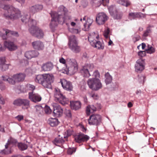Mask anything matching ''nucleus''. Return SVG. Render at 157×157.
Listing matches in <instances>:
<instances>
[{
    "instance_id": "ddd939ff",
    "label": "nucleus",
    "mask_w": 157,
    "mask_h": 157,
    "mask_svg": "<svg viewBox=\"0 0 157 157\" xmlns=\"http://www.w3.org/2000/svg\"><path fill=\"white\" fill-rule=\"evenodd\" d=\"M145 62L142 58L138 59L135 65V71L137 72L141 71L144 69Z\"/></svg>"
},
{
    "instance_id": "dca6fc26",
    "label": "nucleus",
    "mask_w": 157,
    "mask_h": 157,
    "mask_svg": "<svg viewBox=\"0 0 157 157\" xmlns=\"http://www.w3.org/2000/svg\"><path fill=\"white\" fill-rule=\"evenodd\" d=\"M89 138L88 136L83 134H80L75 136V141L78 143L87 141Z\"/></svg>"
},
{
    "instance_id": "4d7b16f0",
    "label": "nucleus",
    "mask_w": 157,
    "mask_h": 157,
    "mask_svg": "<svg viewBox=\"0 0 157 157\" xmlns=\"http://www.w3.org/2000/svg\"><path fill=\"white\" fill-rule=\"evenodd\" d=\"M5 59L4 58H0V66L5 64Z\"/></svg>"
},
{
    "instance_id": "72a5a7b5",
    "label": "nucleus",
    "mask_w": 157,
    "mask_h": 157,
    "mask_svg": "<svg viewBox=\"0 0 157 157\" xmlns=\"http://www.w3.org/2000/svg\"><path fill=\"white\" fill-rule=\"evenodd\" d=\"M16 140L12 137H10L8 140L7 143L5 145V148L7 149L11 144H14L16 142Z\"/></svg>"
},
{
    "instance_id": "338daca9",
    "label": "nucleus",
    "mask_w": 157,
    "mask_h": 157,
    "mask_svg": "<svg viewBox=\"0 0 157 157\" xmlns=\"http://www.w3.org/2000/svg\"><path fill=\"white\" fill-rule=\"evenodd\" d=\"M6 87L4 85H1V83H0V89L2 90H4L5 89Z\"/></svg>"
},
{
    "instance_id": "f03ea898",
    "label": "nucleus",
    "mask_w": 157,
    "mask_h": 157,
    "mask_svg": "<svg viewBox=\"0 0 157 157\" xmlns=\"http://www.w3.org/2000/svg\"><path fill=\"white\" fill-rule=\"evenodd\" d=\"M54 80V77L53 75L48 74L37 75L35 80L44 87L51 89L52 88L51 84L53 82Z\"/></svg>"
},
{
    "instance_id": "2f4dec72",
    "label": "nucleus",
    "mask_w": 157,
    "mask_h": 157,
    "mask_svg": "<svg viewBox=\"0 0 157 157\" xmlns=\"http://www.w3.org/2000/svg\"><path fill=\"white\" fill-rule=\"evenodd\" d=\"M30 101L27 99H22L21 105H23L26 107V109L28 108L30 106Z\"/></svg>"
},
{
    "instance_id": "423d86ee",
    "label": "nucleus",
    "mask_w": 157,
    "mask_h": 157,
    "mask_svg": "<svg viewBox=\"0 0 157 157\" xmlns=\"http://www.w3.org/2000/svg\"><path fill=\"white\" fill-rule=\"evenodd\" d=\"M69 48L75 53L80 52L81 49L78 45L76 37L75 35H71L69 37L68 43Z\"/></svg>"
},
{
    "instance_id": "de8ad7c7",
    "label": "nucleus",
    "mask_w": 157,
    "mask_h": 157,
    "mask_svg": "<svg viewBox=\"0 0 157 157\" xmlns=\"http://www.w3.org/2000/svg\"><path fill=\"white\" fill-rule=\"evenodd\" d=\"M36 111L39 113H41V112L43 110V108L40 106L37 105L36 107Z\"/></svg>"
},
{
    "instance_id": "7c9ffc66",
    "label": "nucleus",
    "mask_w": 157,
    "mask_h": 157,
    "mask_svg": "<svg viewBox=\"0 0 157 157\" xmlns=\"http://www.w3.org/2000/svg\"><path fill=\"white\" fill-rule=\"evenodd\" d=\"M105 82L106 84L110 83L112 81V78L108 72L106 73L105 75Z\"/></svg>"
},
{
    "instance_id": "1a4fd4ad",
    "label": "nucleus",
    "mask_w": 157,
    "mask_h": 157,
    "mask_svg": "<svg viewBox=\"0 0 157 157\" xmlns=\"http://www.w3.org/2000/svg\"><path fill=\"white\" fill-rule=\"evenodd\" d=\"M88 121L90 125H98L101 122V117L99 114H92L90 117Z\"/></svg>"
},
{
    "instance_id": "6e6d98bb",
    "label": "nucleus",
    "mask_w": 157,
    "mask_h": 157,
    "mask_svg": "<svg viewBox=\"0 0 157 157\" xmlns=\"http://www.w3.org/2000/svg\"><path fill=\"white\" fill-rule=\"evenodd\" d=\"M93 75L95 77V78L97 77H99L100 74L98 70L95 71Z\"/></svg>"
},
{
    "instance_id": "6e6552de",
    "label": "nucleus",
    "mask_w": 157,
    "mask_h": 157,
    "mask_svg": "<svg viewBox=\"0 0 157 157\" xmlns=\"http://www.w3.org/2000/svg\"><path fill=\"white\" fill-rule=\"evenodd\" d=\"M54 96L56 100L63 105H65L69 103L68 100L61 93L59 89H55Z\"/></svg>"
},
{
    "instance_id": "4468645a",
    "label": "nucleus",
    "mask_w": 157,
    "mask_h": 157,
    "mask_svg": "<svg viewBox=\"0 0 157 157\" xmlns=\"http://www.w3.org/2000/svg\"><path fill=\"white\" fill-rule=\"evenodd\" d=\"M61 82L62 87L64 89L69 91L73 90V87L70 82L63 79L61 81Z\"/></svg>"
},
{
    "instance_id": "5701e85b",
    "label": "nucleus",
    "mask_w": 157,
    "mask_h": 157,
    "mask_svg": "<svg viewBox=\"0 0 157 157\" xmlns=\"http://www.w3.org/2000/svg\"><path fill=\"white\" fill-rule=\"evenodd\" d=\"M32 45L34 48L38 50H42L44 47L43 43L40 41H36L32 42Z\"/></svg>"
},
{
    "instance_id": "9b49d317",
    "label": "nucleus",
    "mask_w": 157,
    "mask_h": 157,
    "mask_svg": "<svg viewBox=\"0 0 157 157\" xmlns=\"http://www.w3.org/2000/svg\"><path fill=\"white\" fill-rule=\"evenodd\" d=\"M30 33L33 36L38 38H43L44 36V32L38 27H35L34 30L31 29L30 30Z\"/></svg>"
},
{
    "instance_id": "a211bd4d",
    "label": "nucleus",
    "mask_w": 157,
    "mask_h": 157,
    "mask_svg": "<svg viewBox=\"0 0 157 157\" xmlns=\"http://www.w3.org/2000/svg\"><path fill=\"white\" fill-rule=\"evenodd\" d=\"M146 15L141 13H130L129 14V17L131 19H135L137 18H144Z\"/></svg>"
},
{
    "instance_id": "0e129e2a",
    "label": "nucleus",
    "mask_w": 157,
    "mask_h": 157,
    "mask_svg": "<svg viewBox=\"0 0 157 157\" xmlns=\"http://www.w3.org/2000/svg\"><path fill=\"white\" fill-rule=\"evenodd\" d=\"M16 118L19 121H20L21 120L23 119V116L21 115H18L16 117Z\"/></svg>"
},
{
    "instance_id": "69168bd1",
    "label": "nucleus",
    "mask_w": 157,
    "mask_h": 157,
    "mask_svg": "<svg viewBox=\"0 0 157 157\" xmlns=\"http://www.w3.org/2000/svg\"><path fill=\"white\" fill-rule=\"evenodd\" d=\"M59 142L60 141L59 139L56 138L53 141V142L55 144H56L59 143Z\"/></svg>"
},
{
    "instance_id": "bb28decb",
    "label": "nucleus",
    "mask_w": 157,
    "mask_h": 157,
    "mask_svg": "<svg viewBox=\"0 0 157 157\" xmlns=\"http://www.w3.org/2000/svg\"><path fill=\"white\" fill-rule=\"evenodd\" d=\"M97 110L96 108L94 105H89L86 108V113L87 115H89L90 113H92Z\"/></svg>"
},
{
    "instance_id": "a18cd8bd",
    "label": "nucleus",
    "mask_w": 157,
    "mask_h": 157,
    "mask_svg": "<svg viewBox=\"0 0 157 157\" xmlns=\"http://www.w3.org/2000/svg\"><path fill=\"white\" fill-rule=\"evenodd\" d=\"M138 80L139 82L144 83L145 79V77L143 75H138Z\"/></svg>"
},
{
    "instance_id": "ea45409f",
    "label": "nucleus",
    "mask_w": 157,
    "mask_h": 157,
    "mask_svg": "<svg viewBox=\"0 0 157 157\" xmlns=\"http://www.w3.org/2000/svg\"><path fill=\"white\" fill-rule=\"evenodd\" d=\"M9 68V65L7 64H4L1 66H0V69L2 71H4Z\"/></svg>"
},
{
    "instance_id": "f8f14e48",
    "label": "nucleus",
    "mask_w": 157,
    "mask_h": 157,
    "mask_svg": "<svg viewBox=\"0 0 157 157\" xmlns=\"http://www.w3.org/2000/svg\"><path fill=\"white\" fill-rule=\"evenodd\" d=\"M109 13L115 19H120L122 17V14L118 12L115 7L111 6L109 8Z\"/></svg>"
},
{
    "instance_id": "aec40b11",
    "label": "nucleus",
    "mask_w": 157,
    "mask_h": 157,
    "mask_svg": "<svg viewBox=\"0 0 157 157\" xmlns=\"http://www.w3.org/2000/svg\"><path fill=\"white\" fill-rule=\"evenodd\" d=\"M25 75L23 73L16 74L12 76L13 79L17 82L23 81L25 79Z\"/></svg>"
},
{
    "instance_id": "a878e982",
    "label": "nucleus",
    "mask_w": 157,
    "mask_h": 157,
    "mask_svg": "<svg viewBox=\"0 0 157 157\" xmlns=\"http://www.w3.org/2000/svg\"><path fill=\"white\" fill-rule=\"evenodd\" d=\"M43 8V6L41 5H36L33 6L30 8V12L32 13H35L36 12L41 10Z\"/></svg>"
},
{
    "instance_id": "473e14b6",
    "label": "nucleus",
    "mask_w": 157,
    "mask_h": 157,
    "mask_svg": "<svg viewBox=\"0 0 157 157\" xmlns=\"http://www.w3.org/2000/svg\"><path fill=\"white\" fill-rule=\"evenodd\" d=\"M6 36H10V35H13L16 36H18V33L17 32L11 31L8 29H6Z\"/></svg>"
},
{
    "instance_id": "4c0bfd02",
    "label": "nucleus",
    "mask_w": 157,
    "mask_h": 157,
    "mask_svg": "<svg viewBox=\"0 0 157 157\" xmlns=\"http://www.w3.org/2000/svg\"><path fill=\"white\" fill-rule=\"evenodd\" d=\"M153 26H149L147 29L144 32L143 34V36L146 37L148 36V33L151 32V30L150 29L151 27H153Z\"/></svg>"
},
{
    "instance_id": "e2e57ef3",
    "label": "nucleus",
    "mask_w": 157,
    "mask_h": 157,
    "mask_svg": "<svg viewBox=\"0 0 157 157\" xmlns=\"http://www.w3.org/2000/svg\"><path fill=\"white\" fill-rule=\"evenodd\" d=\"M28 18L29 17L27 18L26 16H25L22 17V18L21 19V20L23 22H26V21L28 20Z\"/></svg>"
},
{
    "instance_id": "e433bc0d",
    "label": "nucleus",
    "mask_w": 157,
    "mask_h": 157,
    "mask_svg": "<svg viewBox=\"0 0 157 157\" xmlns=\"http://www.w3.org/2000/svg\"><path fill=\"white\" fill-rule=\"evenodd\" d=\"M102 4V2L100 1L95 0L94 1L92 4V6L94 7L97 8L100 6Z\"/></svg>"
},
{
    "instance_id": "2eb2a0df",
    "label": "nucleus",
    "mask_w": 157,
    "mask_h": 157,
    "mask_svg": "<svg viewBox=\"0 0 157 157\" xmlns=\"http://www.w3.org/2000/svg\"><path fill=\"white\" fill-rule=\"evenodd\" d=\"M29 98L31 101L34 102L40 101L41 100V97L39 94H34L33 92L29 93Z\"/></svg>"
},
{
    "instance_id": "f3484780",
    "label": "nucleus",
    "mask_w": 157,
    "mask_h": 157,
    "mask_svg": "<svg viewBox=\"0 0 157 157\" xmlns=\"http://www.w3.org/2000/svg\"><path fill=\"white\" fill-rule=\"evenodd\" d=\"M5 46L10 51H13L17 48V46L13 42L11 41H5Z\"/></svg>"
},
{
    "instance_id": "c03bdc74",
    "label": "nucleus",
    "mask_w": 157,
    "mask_h": 157,
    "mask_svg": "<svg viewBox=\"0 0 157 157\" xmlns=\"http://www.w3.org/2000/svg\"><path fill=\"white\" fill-rule=\"evenodd\" d=\"M70 31L73 33L78 34L80 32L81 30L78 29L72 28L70 29Z\"/></svg>"
},
{
    "instance_id": "58836bf2",
    "label": "nucleus",
    "mask_w": 157,
    "mask_h": 157,
    "mask_svg": "<svg viewBox=\"0 0 157 157\" xmlns=\"http://www.w3.org/2000/svg\"><path fill=\"white\" fill-rule=\"evenodd\" d=\"M21 100L22 99H17L14 101L13 104L16 105L21 106Z\"/></svg>"
},
{
    "instance_id": "412c9836",
    "label": "nucleus",
    "mask_w": 157,
    "mask_h": 157,
    "mask_svg": "<svg viewBox=\"0 0 157 157\" xmlns=\"http://www.w3.org/2000/svg\"><path fill=\"white\" fill-rule=\"evenodd\" d=\"M63 112V109L59 105L56 104L54 106L53 113L56 116H60Z\"/></svg>"
},
{
    "instance_id": "6ab92c4d",
    "label": "nucleus",
    "mask_w": 157,
    "mask_h": 157,
    "mask_svg": "<svg viewBox=\"0 0 157 157\" xmlns=\"http://www.w3.org/2000/svg\"><path fill=\"white\" fill-rule=\"evenodd\" d=\"M39 54V52L35 50L29 51L26 52L25 53V56L28 59L37 57Z\"/></svg>"
},
{
    "instance_id": "680f3d73",
    "label": "nucleus",
    "mask_w": 157,
    "mask_h": 157,
    "mask_svg": "<svg viewBox=\"0 0 157 157\" xmlns=\"http://www.w3.org/2000/svg\"><path fill=\"white\" fill-rule=\"evenodd\" d=\"M9 77L7 75H3L1 77L2 79L4 81H8Z\"/></svg>"
},
{
    "instance_id": "393cba45",
    "label": "nucleus",
    "mask_w": 157,
    "mask_h": 157,
    "mask_svg": "<svg viewBox=\"0 0 157 157\" xmlns=\"http://www.w3.org/2000/svg\"><path fill=\"white\" fill-rule=\"evenodd\" d=\"M53 67V65L51 63H47L44 64L42 67L43 71H48L51 70Z\"/></svg>"
},
{
    "instance_id": "c85d7f7f",
    "label": "nucleus",
    "mask_w": 157,
    "mask_h": 157,
    "mask_svg": "<svg viewBox=\"0 0 157 157\" xmlns=\"http://www.w3.org/2000/svg\"><path fill=\"white\" fill-rule=\"evenodd\" d=\"M80 72L83 75L84 77H88L90 75L87 68L85 66L83 67L80 70Z\"/></svg>"
},
{
    "instance_id": "f704fd0d",
    "label": "nucleus",
    "mask_w": 157,
    "mask_h": 157,
    "mask_svg": "<svg viewBox=\"0 0 157 157\" xmlns=\"http://www.w3.org/2000/svg\"><path fill=\"white\" fill-rule=\"evenodd\" d=\"M18 147L19 149L22 151L26 149L28 147L26 144L21 143L18 144Z\"/></svg>"
},
{
    "instance_id": "603ef678",
    "label": "nucleus",
    "mask_w": 157,
    "mask_h": 157,
    "mask_svg": "<svg viewBox=\"0 0 157 157\" xmlns=\"http://www.w3.org/2000/svg\"><path fill=\"white\" fill-rule=\"evenodd\" d=\"M140 39V36L139 35H136L133 37L132 40L135 43L136 41H138Z\"/></svg>"
},
{
    "instance_id": "09e8293b",
    "label": "nucleus",
    "mask_w": 157,
    "mask_h": 157,
    "mask_svg": "<svg viewBox=\"0 0 157 157\" xmlns=\"http://www.w3.org/2000/svg\"><path fill=\"white\" fill-rule=\"evenodd\" d=\"M85 67H86L87 68L88 71H89V72L90 71H92L94 68V65L93 64H88L87 66H85Z\"/></svg>"
},
{
    "instance_id": "37998d69",
    "label": "nucleus",
    "mask_w": 157,
    "mask_h": 157,
    "mask_svg": "<svg viewBox=\"0 0 157 157\" xmlns=\"http://www.w3.org/2000/svg\"><path fill=\"white\" fill-rule=\"evenodd\" d=\"M146 51L147 53L151 54L155 52V50L154 48L151 46H150V47L149 49H147Z\"/></svg>"
},
{
    "instance_id": "bf43d9fd",
    "label": "nucleus",
    "mask_w": 157,
    "mask_h": 157,
    "mask_svg": "<svg viewBox=\"0 0 157 157\" xmlns=\"http://www.w3.org/2000/svg\"><path fill=\"white\" fill-rule=\"evenodd\" d=\"M66 115L69 117H71V112L70 110H68L66 111L65 113Z\"/></svg>"
},
{
    "instance_id": "f257e3e1",
    "label": "nucleus",
    "mask_w": 157,
    "mask_h": 157,
    "mask_svg": "<svg viewBox=\"0 0 157 157\" xmlns=\"http://www.w3.org/2000/svg\"><path fill=\"white\" fill-rule=\"evenodd\" d=\"M3 9L4 10L3 16L8 20L16 19L21 16V13L18 9L9 5H4Z\"/></svg>"
},
{
    "instance_id": "cd10ccee",
    "label": "nucleus",
    "mask_w": 157,
    "mask_h": 157,
    "mask_svg": "<svg viewBox=\"0 0 157 157\" xmlns=\"http://www.w3.org/2000/svg\"><path fill=\"white\" fill-rule=\"evenodd\" d=\"M28 24L29 27V32L30 30L31 29L34 30L35 27H38L36 26V21L34 20L33 19H30L29 21Z\"/></svg>"
},
{
    "instance_id": "3c124183",
    "label": "nucleus",
    "mask_w": 157,
    "mask_h": 157,
    "mask_svg": "<svg viewBox=\"0 0 157 157\" xmlns=\"http://www.w3.org/2000/svg\"><path fill=\"white\" fill-rule=\"evenodd\" d=\"M0 153H1V154H2L6 155L11 153V152L10 151H8L7 150H6V149H5L3 150H2L1 151Z\"/></svg>"
},
{
    "instance_id": "7ed1b4c3",
    "label": "nucleus",
    "mask_w": 157,
    "mask_h": 157,
    "mask_svg": "<svg viewBox=\"0 0 157 157\" xmlns=\"http://www.w3.org/2000/svg\"><path fill=\"white\" fill-rule=\"evenodd\" d=\"M52 18L50 24V27L52 31L57 26L58 23L63 24L65 21L63 16L59 13L52 12L51 13Z\"/></svg>"
},
{
    "instance_id": "20e7f679",
    "label": "nucleus",
    "mask_w": 157,
    "mask_h": 157,
    "mask_svg": "<svg viewBox=\"0 0 157 157\" xmlns=\"http://www.w3.org/2000/svg\"><path fill=\"white\" fill-rule=\"evenodd\" d=\"M98 35L94 33H91L88 36V40L90 44L94 47L98 49H103L104 48V44L98 41Z\"/></svg>"
},
{
    "instance_id": "5fc2aeb1",
    "label": "nucleus",
    "mask_w": 157,
    "mask_h": 157,
    "mask_svg": "<svg viewBox=\"0 0 157 157\" xmlns=\"http://www.w3.org/2000/svg\"><path fill=\"white\" fill-rule=\"evenodd\" d=\"M102 2V5L103 6H107L109 3V0H100Z\"/></svg>"
},
{
    "instance_id": "c9c22d12",
    "label": "nucleus",
    "mask_w": 157,
    "mask_h": 157,
    "mask_svg": "<svg viewBox=\"0 0 157 157\" xmlns=\"http://www.w3.org/2000/svg\"><path fill=\"white\" fill-rule=\"evenodd\" d=\"M118 2L119 4L126 7L130 5V2L127 0H119Z\"/></svg>"
},
{
    "instance_id": "49530a36",
    "label": "nucleus",
    "mask_w": 157,
    "mask_h": 157,
    "mask_svg": "<svg viewBox=\"0 0 157 157\" xmlns=\"http://www.w3.org/2000/svg\"><path fill=\"white\" fill-rule=\"evenodd\" d=\"M75 151L76 149L75 148H69L67 150V154L69 155H71L74 152H75Z\"/></svg>"
},
{
    "instance_id": "052dcab7",
    "label": "nucleus",
    "mask_w": 157,
    "mask_h": 157,
    "mask_svg": "<svg viewBox=\"0 0 157 157\" xmlns=\"http://www.w3.org/2000/svg\"><path fill=\"white\" fill-rule=\"evenodd\" d=\"M59 62L60 63H62L63 64H65L66 65H67V62H66V60H65L64 58H62L60 59L59 60Z\"/></svg>"
},
{
    "instance_id": "9d476101",
    "label": "nucleus",
    "mask_w": 157,
    "mask_h": 157,
    "mask_svg": "<svg viewBox=\"0 0 157 157\" xmlns=\"http://www.w3.org/2000/svg\"><path fill=\"white\" fill-rule=\"evenodd\" d=\"M108 19L107 15L104 13H99L96 16V21L99 25L104 24Z\"/></svg>"
},
{
    "instance_id": "39448f33",
    "label": "nucleus",
    "mask_w": 157,
    "mask_h": 157,
    "mask_svg": "<svg viewBox=\"0 0 157 157\" xmlns=\"http://www.w3.org/2000/svg\"><path fill=\"white\" fill-rule=\"evenodd\" d=\"M66 67L70 74L73 75L77 72L78 66L75 59L68 58L66 59Z\"/></svg>"
},
{
    "instance_id": "13d9d810",
    "label": "nucleus",
    "mask_w": 157,
    "mask_h": 157,
    "mask_svg": "<svg viewBox=\"0 0 157 157\" xmlns=\"http://www.w3.org/2000/svg\"><path fill=\"white\" fill-rule=\"evenodd\" d=\"M29 90H33L35 89V86L29 84L27 86Z\"/></svg>"
},
{
    "instance_id": "8fccbe9b",
    "label": "nucleus",
    "mask_w": 157,
    "mask_h": 157,
    "mask_svg": "<svg viewBox=\"0 0 157 157\" xmlns=\"http://www.w3.org/2000/svg\"><path fill=\"white\" fill-rule=\"evenodd\" d=\"M110 31L109 28L105 30L104 33V35L105 38H108L109 37V33Z\"/></svg>"
},
{
    "instance_id": "774afa93",
    "label": "nucleus",
    "mask_w": 157,
    "mask_h": 157,
    "mask_svg": "<svg viewBox=\"0 0 157 157\" xmlns=\"http://www.w3.org/2000/svg\"><path fill=\"white\" fill-rule=\"evenodd\" d=\"M67 136H69L72 134V131L71 130H67Z\"/></svg>"
},
{
    "instance_id": "4be33fe9",
    "label": "nucleus",
    "mask_w": 157,
    "mask_h": 157,
    "mask_svg": "<svg viewBox=\"0 0 157 157\" xmlns=\"http://www.w3.org/2000/svg\"><path fill=\"white\" fill-rule=\"evenodd\" d=\"M70 105L72 109L78 110L81 108V103L79 101H70Z\"/></svg>"
},
{
    "instance_id": "79ce46f5",
    "label": "nucleus",
    "mask_w": 157,
    "mask_h": 157,
    "mask_svg": "<svg viewBox=\"0 0 157 157\" xmlns=\"http://www.w3.org/2000/svg\"><path fill=\"white\" fill-rule=\"evenodd\" d=\"M44 110L45 113L47 114H50L52 112V110L50 107L47 105L45 106L44 108Z\"/></svg>"
},
{
    "instance_id": "b1692460",
    "label": "nucleus",
    "mask_w": 157,
    "mask_h": 157,
    "mask_svg": "<svg viewBox=\"0 0 157 157\" xmlns=\"http://www.w3.org/2000/svg\"><path fill=\"white\" fill-rule=\"evenodd\" d=\"M93 22V20L90 18H87L84 24V28L83 29L85 31L89 30V27Z\"/></svg>"
},
{
    "instance_id": "c756f323",
    "label": "nucleus",
    "mask_w": 157,
    "mask_h": 157,
    "mask_svg": "<svg viewBox=\"0 0 157 157\" xmlns=\"http://www.w3.org/2000/svg\"><path fill=\"white\" fill-rule=\"evenodd\" d=\"M49 124L52 127H54L58 125V121L56 118H49L48 120Z\"/></svg>"
},
{
    "instance_id": "a19ab883",
    "label": "nucleus",
    "mask_w": 157,
    "mask_h": 157,
    "mask_svg": "<svg viewBox=\"0 0 157 157\" xmlns=\"http://www.w3.org/2000/svg\"><path fill=\"white\" fill-rule=\"evenodd\" d=\"M7 82L10 84L14 85L16 81L14 79H13L12 76L11 78H9Z\"/></svg>"
},
{
    "instance_id": "864d4df0",
    "label": "nucleus",
    "mask_w": 157,
    "mask_h": 157,
    "mask_svg": "<svg viewBox=\"0 0 157 157\" xmlns=\"http://www.w3.org/2000/svg\"><path fill=\"white\" fill-rule=\"evenodd\" d=\"M138 55L141 57H143L146 55L145 52L140 51L138 52Z\"/></svg>"
},
{
    "instance_id": "0eeeda50",
    "label": "nucleus",
    "mask_w": 157,
    "mask_h": 157,
    "mask_svg": "<svg viewBox=\"0 0 157 157\" xmlns=\"http://www.w3.org/2000/svg\"><path fill=\"white\" fill-rule=\"evenodd\" d=\"M87 82L89 88L93 90H97L102 87L100 80L98 78L89 79Z\"/></svg>"
}]
</instances>
